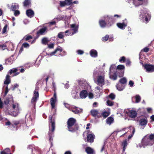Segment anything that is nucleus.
<instances>
[{"label": "nucleus", "mask_w": 154, "mask_h": 154, "mask_svg": "<svg viewBox=\"0 0 154 154\" xmlns=\"http://www.w3.org/2000/svg\"><path fill=\"white\" fill-rule=\"evenodd\" d=\"M71 27L72 28V30L73 31V33H72V34H74L78 31V29L79 28L78 26L75 24H72L71 25Z\"/></svg>", "instance_id": "obj_19"}, {"label": "nucleus", "mask_w": 154, "mask_h": 154, "mask_svg": "<svg viewBox=\"0 0 154 154\" xmlns=\"http://www.w3.org/2000/svg\"><path fill=\"white\" fill-rule=\"evenodd\" d=\"M97 85L99 86H102L105 84V78L103 76H99L97 78Z\"/></svg>", "instance_id": "obj_9"}, {"label": "nucleus", "mask_w": 154, "mask_h": 154, "mask_svg": "<svg viewBox=\"0 0 154 154\" xmlns=\"http://www.w3.org/2000/svg\"><path fill=\"white\" fill-rule=\"evenodd\" d=\"M99 24L101 27H104L106 26V25L107 24L106 22H105L104 20H99Z\"/></svg>", "instance_id": "obj_28"}, {"label": "nucleus", "mask_w": 154, "mask_h": 154, "mask_svg": "<svg viewBox=\"0 0 154 154\" xmlns=\"http://www.w3.org/2000/svg\"><path fill=\"white\" fill-rule=\"evenodd\" d=\"M48 48H54V43H52L51 44H48Z\"/></svg>", "instance_id": "obj_56"}, {"label": "nucleus", "mask_w": 154, "mask_h": 154, "mask_svg": "<svg viewBox=\"0 0 154 154\" xmlns=\"http://www.w3.org/2000/svg\"><path fill=\"white\" fill-rule=\"evenodd\" d=\"M88 94L86 90H82L80 93V96L81 98H85Z\"/></svg>", "instance_id": "obj_18"}, {"label": "nucleus", "mask_w": 154, "mask_h": 154, "mask_svg": "<svg viewBox=\"0 0 154 154\" xmlns=\"http://www.w3.org/2000/svg\"><path fill=\"white\" fill-rule=\"evenodd\" d=\"M116 68L117 70L116 71V72L118 76L120 77H122L124 75V69L125 68L124 66L123 65H118Z\"/></svg>", "instance_id": "obj_5"}, {"label": "nucleus", "mask_w": 154, "mask_h": 154, "mask_svg": "<svg viewBox=\"0 0 154 154\" xmlns=\"http://www.w3.org/2000/svg\"><path fill=\"white\" fill-rule=\"evenodd\" d=\"M8 27V26L7 24H6L4 26L2 31V33L4 34L7 32V29Z\"/></svg>", "instance_id": "obj_47"}, {"label": "nucleus", "mask_w": 154, "mask_h": 154, "mask_svg": "<svg viewBox=\"0 0 154 154\" xmlns=\"http://www.w3.org/2000/svg\"><path fill=\"white\" fill-rule=\"evenodd\" d=\"M106 103L107 105L109 106H112L114 105V102L109 100H107Z\"/></svg>", "instance_id": "obj_44"}, {"label": "nucleus", "mask_w": 154, "mask_h": 154, "mask_svg": "<svg viewBox=\"0 0 154 154\" xmlns=\"http://www.w3.org/2000/svg\"><path fill=\"white\" fill-rule=\"evenodd\" d=\"M125 86L120 83H118L116 85V88L117 89L120 91L123 90L125 88Z\"/></svg>", "instance_id": "obj_25"}, {"label": "nucleus", "mask_w": 154, "mask_h": 154, "mask_svg": "<svg viewBox=\"0 0 154 154\" xmlns=\"http://www.w3.org/2000/svg\"><path fill=\"white\" fill-rule=\"evenodd\" d=\"M127 82V79L125 78L124 77L121 79L119 82L123 85L125 84Z\"/></svg>", "instance_id": "obj_34"}, {"label": "nucleus", "mask_w": 154, "mask_h": 154, "mask_svg": "<svg viewBox=\"0 0 154 154\" xmlns=\"http://www.w3.org/2000/svg\"><path fill=\"white\" fill-rule=\"evenodd\" d=\"M47 28L46 27H44L40 29L36 32V36L37 37H38L40 35H44L45 32H47Z\"/></svg>", "instance_id": "obj_10"}, {"label": "nucleus", "mask_w": 154, "mask_h": 154, "mask_svg": "<svg viewBox=\"0 0 154 154\" xmlns=\"http://www.w3.org/2000/svg\"><path fill=\"white\" fill-rule=\"evenodd\" d=\"M131 62L129 60H128L126 63V65L127 66H130L131 64Z\"/></svg>", "instance_id": "obj_63"}, {"label": "nucleus", "mask_w": 154, "mask_h": 154, "mask_svg": "<svg viewBox=\"0 0 154 154\" xmlns=\"http://www.w3.org/2000/svg\"><path fill=\"white\" fill-rule=\"evenodd\" d=\"M3 109L7 114L14 117L16 116L19 112L18 109L16 111H14L13 112H12L11 105L10 104H4Z\"/></svg>", "instance_id": "obj_3"}, {"label": "nucleus", "mask_w": 154, "mask_h": 154, "mask_svg": "<svg viewBox=\"0 0 154 154\" xmlns=\"http://www.w3.org/2000/svg\"><path fill=\"white\" fill-rule=\"evenodd\" d=\"M65 1L66 3V5H69L72 4V0H65Z\"/></svg>", "instance_id": "obj_51"}, {"label": "nucleus", "mask_w": 154, "mask_h": 154, "mask_svg": "<svg viewBox=\"0 0 154 154\" xmlns=\"http://www.w3.org/2000/svg\"><path fill=\"white\" fill-rule=\"evenodd\" d=\"M140 17V19L143 22H144L145 21L146 23H147L149 21V18H150V15L146 11L141 14Z\"/></svg>", "instance_id": "obj_4"}, {"label": "nucleus", "mask_w": 154, "mask_h": 154, "mask_svg": "<svg viewBox=\"0 0 154 154\" xmlns=\"http://www.w3.org/2000/svg\"><path fill=\"white\" fill-rule=\"evenodd\" d=\"M71 110L75 114H78L79 113H81L82 112V109H81L80 110H79L76 108H73Z\"/></svg>", "instance_id": "obj_29"}, {"label": "nucleus", "mask_w": 154, "mask_h": 154, "mask_svg": "<svg viewBox=\"0 0 154 154\" xmlns=\"http://www.w3.org/2000/svg\"><path fill=\"white\" fill-rule=\"evenodd\" d=\"M63 18V16L61 15H58L57 16L56 19L58 20H62Z\"/></svg>", "instance_id": "obj_50"}, {"label": "nucleus", "mask_w": 154, "mask_h": 154, "mask_svg": "<svg viewBox=\"0 0 154 154\" xmlns=\"http://www.w3.org/2000/svg\"><path fill=\"white\" fill-rule=\"evenodd\" d=\"M59 51L60 53V55L61 56H64L66 55V52L64 51H63V49L60 46H58L56 49L54 51L51 53L50 54H47L48 55H50V56H52L58 52Z\"/></svg>", "instance_id": "obj_7"}, {"label": "nucleus", "mask_w": 154, "mask_h": 154, "mask_svg": "<svg viewBox=\"0 0 154 154\" xmlns=\"http://www.w3.org/2000/svg\"><path fill=\"white\" fill-rule=\"evenodd\" d=\"M90 131L89 130H88L87 132V141L88 142L93 143L94 140V135L93 134H89L88 133Z\"/></svg>", "instance_id": "obj_13"}, {"label": "nucleus", "mask_w": 154, "mask_h": 154, "mask_svg": "<svg viewBox=\"0 0 154 154\" xmlns=\"http://www.w3.org/2000/svg\"><path fill=\"white\" fill-rule=\"evenodd\" d=\"M116 25L118 27L122 29H124L127 26V23H125L124 22L122 23H118Z\"/></svg>", "instance_id": "obj_21"}, {"label": "nucleus", "mask_w": 154, "mask_h": 154, "mask_svg": "<svg viewBox=\"0 0 154 154\" xmlns=\"http://www.w3.org/2000/svg\"><path fill=\"white\" fill-rule=\"evenodd\" d=\"M106 22L107 24L110 26L113 24L115 22L114 18L112 17H108L106 18Z\"/></svg>", "instance_id": "obj_14"}, {"label": "nucleus", "mask_w": 154, "mask_h": 154, "mask_svg": "<svg viewBox=\"0 0 154 154\" xmlns=\"http://www.w3.org/2000/svg\"><path fill=\"white\" fill-rule=\"evenodd\" d=\"M9 90L8 89V86H6L5 87V90L4 94V96H5L8 92L9 91Z\"/></svg>", "instance_id": "obj_55"}, {"label": "nucleus", "mask_w": 154, "mask_h": 154, "mask_svg": "<svg viewBox=\"0 0 154 154\" xmlns=\"http://www.w3.org/2000/svg\"><path fill=\"white\" fill-rule=\"evenodd\" d=\"M1 48H2L3 50H4L6 48L7 46L5 44H3L2 45H1Z\"/></svg>", "instance_id": "obj_58"}, {"label": "nucleus", "mask_w": 154, "mask_h": 154, "mask_svg": "<svg viewBox=\"0 0 154 154\" xmlns=\"http://www.w3.org/2000/svg\"><path fill=\"white\" fill-rule=\"evenodd\" d=\"M117 72H115L113 75H111L110 76V78L114 80H116L117 78Z\"/></svg>", "instance_id": "obj_37"}, {"label": "nucleus", "mask_w": 154, "mask_h": 154, "mask_svg": "<svg viewBox=\"0 0 154 154\" xmlns=\"http://www.w3.org/2000/svg\"><path fill=\"white\" fill-rule=\"evenodd\" d=\"M90 54L92 57H96L97 56V52L94 49H92L90 51Z\"/></svg>", "instance_id": "obj_23"}, {"label": "nucleus", "mask_w": 154, "mask_h": 154, "mask_svg": "<svg viewBox=\"0 0 154 154\" xmlns=\"http://www.w3.org/2000/svg\"><path fill=\"white\" fill-rule=\"evenodd\" d=\"M90 112L91 115L94 117H96V116H97V117L98 118L101 117V116H99L98 115L99 114V112L96 109H92L91 110Z\"/></svg>", "instance_id": "obj_16"}, {"label": "nucleus", "mask_w": 154, "mask_h": 154, "mask_svg": "<svg viewBox=\"0 0 154 154\" xmlns=\"http://www.w3.org/2000/svg\"><path fill=\"white\" fill-rule=\"evenodd\" d=\"M4 108L3 103L2 100V98H0V109H2Z\"/></svg>", "instance_id": "obj_53"}, {"label": "nucleus", "mask_w": 154, "mask_h": 154, "mask_svg": "<svg viewBox=\"0 0 154 154\" xmlns=\"http://www.w3.org/2000/svg\"><path fill=\"white\" fill-rule=\"evenodd\" d=\"M18 70L17 68L13 69H11L9 71V74L11 75L12 73H15Z\"/></svg>", "instance_id": "obj_42"}, {"label": "nucleus", "mask_w": 154, "mask_h": 154, "mask_svg": "<svg viewBox=\"0 0 154 154\" xmlns=\"http://www.w3.org/2000/svg\"><path fill=\"white\" fill-rule=\"evenodd\" d=\"M18 85L17 84H15L14 85H12V87L10 88L12 91L14 90L16 88H17Z\"/></svg>", "instance_id": "obj_49"}, {"label": "nucleus", "mask_w": 154, "mask_h": 154, "mask_svg": "<svg viewBox=\"0 0 154 154\" xmlns=\"http://www.w3.org/2000/svg\"><path fill=\"white\" fill-rule=\"evenodd\" d=\"M110 114V112L107 111L103 112L101 114V116L104 118L108 117Z\"/></svg>", "instance_id": "obj_35"}, {"label": "nucleus", "mask_w": 154, "mask_h": 154, "mask_svg": "<svg viewBox=\"0 0 154 154\" xmlns=\"http://www.w3.org/2000/svg\"><path fill=\"white\" fill-rule=\"evenodd\" d=\"M148 137L149 138V139L153 141V143H154V133L153 134H151L150 135L148 136Z\"/></svg>", "instance_id": "obj_43"}, {"label": "nucleus", "mask_w": 154, "mask_h": 154, "mask_svg": "<svg viewBox=\"0 0 154 154\" xmlns=\"http://www.w3.org/2000/svg\"><path fill=\"white\" fill-rule=\"evenodd\" d=\"M60 5L61 7L64 6L65 5H66V2L65 1V2L61 1L60 2Z\"/></svg>", "instance_id": "obj_54"}, {"label": "nucleus", "mask_w": 154, "mask_h": 154, "mask_svg": "<svg viewBox=\"0 0 154 154\" xmlns=\"http://www.w3.org/2000/svg\"><path fill=\"white\" fill-rule=\"evenodd\" d=\"M19 8V5L18 4L15 3L13 4L11 7V10L14 11L16 10V9H18Z\"/></svg>", "instance_id": "obj_24"}, {"label": "nucleus", "mask_w": 154, "mask_h": 154, "mask_svg": "<svg viewBox=\"0 0 154 154\" xmlns=\"http://www.w3.org/2000/svg\"><path fill=\"white\" fill-rule=\"evenodd\" d=\"M48 42L49 41L46 37H44L42 40V43L45 45H47Z\"/></svg>", "instance_id": "obj_30"}, {"label": "nucleus", "mask_w": 154, "mask_h": 154, "mask_svg": "<svg viewBox=\"0 0 154 154\" xmlns=\"http://www.w3.org/2000/svg\"><path fill=\"white\" fill-rule=\"evenodd\" d=\"M127 143L126 141H125L122 143V146H123V151H125L126 147L127 146Z\"/></svg>", "instance_id": "obj_46"}, {"label": "nucleus", "mask_w": 154, "mask_h": 154, "mask_svg": "<svg viewBox=\"0 0 154 154\" xmlns=\"http://www.w3.org/2000/svg\"><path fill=\"white\" fill-rule=\"evenodd\" d=\"M108 97L111 100H113L116 97V95L114 94L111 93L109 95Z\"/></svg>", "instance_id": "obj_39"}, {"label": "nucleus", "mask_w": 154, "mask_h": 154, "mask_svg": "<svg viewBox=\"0 0 154 154\" xmlns=\"http://www.w3.org/2000/svg\"><path fill=\"white\" fill-rule=\"evenodd\" d=\"M39 97V94L38 92V88H36L34 92V96L32 97L31 102L32 104L35 105V102H36L37 99Z\"/></svg>", "instance_id": "obj_8"}, {"label": "nucleus", "mask_w": 154, "mask_h": 154, "mask_svg": "<svg viewBox=\"0 0 154 154\" xmlns=\"http://www.w3.org/2000/svg\"><path fill=\"white\" fill-rule=\"evenodd\" d=\"M31 3L30 1L29 0H25L23 2V6L27 7Z\"/></svg>", "instance_id": "obj_36"}, {"label": "nucleus", "mask_w": 154, "mask_h": 154, "mask_svg": "<svg viewBox=\"0 0 154 154\" xmlns=\"http://www.w3.org/2000/svg\"><path fill=\"white\" fill-rule=\"evenodd\" d=\"M77 52L78 54H80V55L83 54L84 53V52L83 51L80 50H78L77 51Z\"/></svg>", "instance_id": "obj_60"}, {"label": "nucleus", "mask_w": 154, "mask_h": 154, "mask_svg": "<svg viewBox=\"0 0 154 154\" xmlns=\"http://www.w3.org/2000/svg\"><path fill=\"white\" fill-rule=\"evenodd\" d=\"M142 144L145 146H152L153 143V141H152L148 137V135H146L142 139L141 141Z\"/></svg>", "instance_id": "obj_6"}, {"label": "nucleus", "mask_w": 154, "mask_h": 154, "mask_svg": "<svg viewBox=\"0 0 154 154\" xmlns=\"http://www.w3.org/2000/svg\"><path fill=\"white\" fill-rule=\"evenodd\" d=\"M149 49L148 47H146L142 50L141 51L146 53L149 51Z\"/></svg>", "instance_id": "obj_52"}, {"label": "nucleus", "mask_w": 154, "mask_h": 154, "mask_svg": "<svg viewBox=\"0 0 154 154\" xmlns=\"http://www.w3.org/2000/svg\"><path fill=\"white\" fill-rule=\"evenodd\" d=\"M63 32H60L58 33L57 35V37L60 39H62L63 38Z\"/></svg>", "instance_id": "obj_41"}, {"label": "nucleus", "mask_w": 154, "mask_h": 154, "mask_svg": "<svg viewBox=\"0 0 154 154\" xmlns=\"http://www.w3.org/2000/svg\"><path fill=\"white\" fill-rule=\"evenodd\" d=\"M144 68L148 72H152L154 71V65L150 64H146Z\"/></svg>", "instance_id": "obj_11"}, {"label": "nucleus", "mask_w": 154, "mask_h": 154, "mask_svg": "<svg viewBox=\"0 0 154 154\" xmlns=\"http://www.w3.org/2000/svg\"><path fill=\"white\" fill-rule=\"evenodd\" d=\"M94 96L93 94L91 93H89L88 94V97L90 99H91L93 98Z\"/></svg>", "instance_id": "obj_62"}, {"label": "nucleus", "mask_w": 154, "mask_h": 154, "mask_svg": "<svg viewBox=\"0 0 154 154\" xmlns=\"http://www.w3.org/2000/svg\"><path fill=\"white\" fill-rule=\"evenodd\" d=\"M34 14V11L31 9L27 10L26 11V15L28 17H33Z\"/></svg>", "instance_id": "obj_22"}, {"label": "nucleus", "mask_w": 154, "mask_h": 154, "mask_svg": "<svg viewBox=\"0 0 154 154\" xmlns=\"http://www.w3.org/2000/svg\"><path fill=\"white\" fill-rule=\"evenodd\" d=\"M4 151H5V152H6L8 153L9 154H11L10 153V150L8 148L5 149L4 150Z\"/></svg>", "instance_id": "obj_61"}, {"label": "nucleus", "mask_w": 154, "mask_h": 154, "mask_svg": "<svg viewBox=\"0 0 154 154\" xmlns=\"http://www.w3.org/2000/svg\"><path fill=\"white\" fill-rule=\"evenodd\" d=\"M109 36L108 35H106L105 36L102 38V40L103 41L106 42L109 39Z\"/></svg>", "instance_id": "obj_45"}, {"label": "nucleus", "mask_w": 154, "mask_h": 154, "mask_svg": "<svg viewBox=\"0 0 154 154\" xmlns=\"http://www.w3.org/2000/svg\"><path fill=\"white\" fill-rule=\"evenodd\" d=\"M22 46L24 48H28L29 47V45L26 42H24L22 44Z\"/></svg>", "instance_id": "obj_48"}, {"label": "nucleus", "mask_w": 154, "mask_h": 154, "mask_svg": "<svg viewBox=\"0 0 154 154\" xmlns=\"http://www.w3.org/2000/svg\"><path fill=\"white\" fill-rule=\"evenodd\" d=\"M33 38L30 35H25L23 38V40L25 41H28Z\"/></svg>", "instance_id": "obj_31"}, {"label": "nucleus", "mask_w": 154, "mask_h": 154, "mask_svg": "<svg viewBox=\"0 0 154 154\" xmlns=\"http://www.w3.org/2000/svg\"><path fill=\"white\" fill-rule=\"evenodd\" d=\"M13 102V99L12 96L9 94L8 96L5 98L4 100V104H10V103Z\"/></svg>", "instance_id": "obj_12"}, {"label": "nucleus", "mask_w": 154, "mask_h": 154, "mask_svg": "<svg viewBox=\"0 0 154 154\" xmlns=\"http://www.w3.org/2000/svg\"><path fill=\"white\" fill-rule=\"evenodd\" d=\"M120 63H125L126 61V58L124 56L121 57L119 60Z\"/></svg>", "instance_id": "obj_40"}, {"label": "nucleus", "mask_w": 154, "mask_h": 154, "mask_svg": "<svg viewBox=\"0 0 154 154\" xmlns=\"http://www.w3.org/2000/svg\"><path fill=\"white\" fill-rule=\"evenodd\" d=\"M85 151L87 154H95L94 149L90 147H87L85 149Z\"/></svg>", "instance_id": "obj_17"}, {"label": "nucleus", "mask_w": 154, "mask_h": 154, "mask_svg": "<svg viewBox=\"0 0 154 154\" xmlns=\"http://www.w3.org/2000/svg\"><path fill=\"white\" fill-rule=\"evenodd\" d=\"M128 115L129 117L134 118L137 117V113L135 110H130L128 111Z\"/></svg>", "instance_id": "obj_15"}, {"label": "nucleus", "mask_w": 154, "mask_h": 154, "mask_svg": "<svg viewBox=\"0 0 154 154\" xmlns=\"http://www.w3.org/2000/svg\"><path fill=\"white\" fill-rule=\"evenodd\" d=\"M135 98L136 99V103H138L141 100V98L139 95H136L135 96Z\"/></svg>", "instance_id": "obj_38"}, {"label": "nucleus", "mask_w": 154, "mask_h": 154, "mask_svg": "<svg viewBox=\"0 0 154 154\" xmlns=\"http://www.w3.org/2000/svg\"><path fill=\"white\" fill-rule=\"evenodd\" d=\"M10 76L8 75H7L6 77V79L4 82V84L5 85H8L11 82Z\"/></svg>", "instance_id": "obj_26"}, {"label": "nucleus", "mask_w": 154, "mask_h": 154, "mask_svg": "<svg viewBox=\"0 0 154 154\" xmlns=\"http://www.w3.org/2000/svg\"><path fill=\"white\" fill-rule=\"evenodd\" d=\"M147 122L146 118L141 119L139 120V124L141 126L145 125L147 124Z\"/></svg>", "instance_id": "obj_20"}, {"label": "nucleus", "mask_w": 154, "mask_h": 154, "mask_svg": "<svg viewBox=\"0 0 154 154\" xmlns=\"http://www.w3.org/2000/svg\"><path fill=\"white\" fill-rule=\"evenodd\" d=\"M113 120L114 119L112 117H110L107 119L106 122L107 123L110 124L112 122Z\"/></svg>", "instance_id": "obj_33"}, {"label": "nucleus", "mask_w": 154, "mask_h": 154, "mask_svg": "<svg viewBox=\"0 0 154 154\" xmlns=\"http://www.w3.org/2000/svg\"><path fill=\"white\" fill-rule=\"evenodd\" d=\"M129 84L130 85V87H132L134 84V83L132 81L130 80L129 82Z\"/></svg>", "instance_id": "obj_64"}, {"label": "nucleus", "mask_w": 154, "mask_h": 154, "mask_svg": "<svg viewBox=\"0 0 154 154\" xmlns=\"http://www.w3.org/2000/svg\"><path fill=\"white\" fill-rule=\"evenodd\" d=\"M76 120L73 118H69L67 122V128L69 131L74 133L77 131L79 128L78 126L75 124Z\"/></svg>", "instance_id": "obj_1"}, {"label": "nucleus", "mask_w": 154, "mask_h": 154, "mask_svg": "<svg viewBox=\"0 0 154 154\" xmlns=\"http://www.w3.org/2000/svg\"><path fill=\"white\" fill-rule=\"evenodd\" d=\"M56 100V99H55L54 97H52L51 99V104L52 109L55 107Z\"/></svg>", "instance_id": "obj_27"}, {"label": "nucleus", "mask_w": 154, "mask_h": 154, "mask_svg": "<svg viewBox=\"0 0 154 154\" xmlns=\"http://www.w3.org/2000/svg\"><path fill=\"white\" fill-rule=\"evenodd\" d=\"M14 15L15 16H17L19 15L20 14V11L17 10H16L14 11Z\"/></svg>", "instance_id": "obj_57"}, {"label": "nucleus", "mask_w": 154, "mask_h": 154, "mask_svg": "<svg viewBox=\"0 0 154 154\" xmlns=\"http://www.w3.org/2000/svg\"><path fill=\"white\" fill-rule=\"evenodd\" d=\"M137 112L141 115L144 114L145 113V112L144 110V108H139L137 110Z\"/></svg>", "instance_id": "obj_32"}, {"label": "nucleus", "mask_w": 154, "mask_h": 154, "mask_svg": "<svg viewBox=\"0 0 154 154\" xmlns=\"http://www.w3.org/2000/svg\"><path fill=\"white\" fill-rule=\"evenodd\" d=\"M65 33H66L65 35L66 36H68L71 34L69 30H66L65 31Z\"/></svg>", "instance_id": "obj_59"}, {"label": "nucleus", "mask_w": 154, "mask_h": 154, "mask_svg": "<svg viewBox=\"0 0 154 154\" xmlns=\"http://www.w3.org/2000/svg\"><path fill=\"white\" fill-rule=\"evenodd\" d=\"M53 117L51 115L49 116V120L50 123L51 124V129L48 132L49 140L51 142L52 141V137L54 134V132L55 129V121L54 119H52Z\"/></svg>", "instance_id": "obj_2"}]
</instances>
